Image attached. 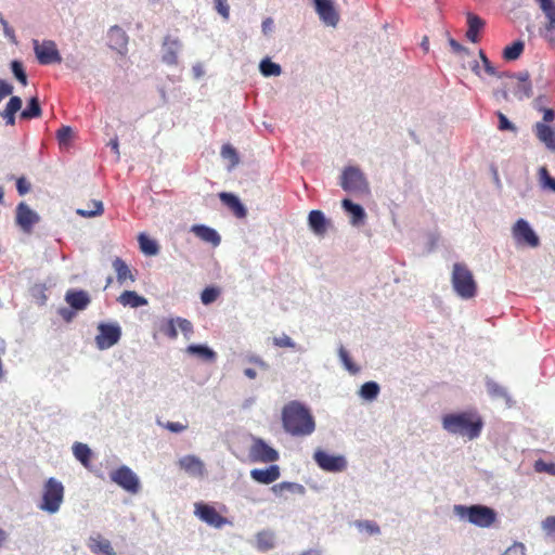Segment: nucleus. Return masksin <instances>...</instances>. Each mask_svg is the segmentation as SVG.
Segmentation results:
<instances>
[{"instance_id": "f257e3e1", "label": "nucleus", "mask_w": 555, "mask_h": 555, "mask_svg": "<svg viewBox=\"0 0 555 555\" xmlns=\"http://www.w3.org/2000/svg\"><path fill=\"white\" fill-rule=\"evenodd\" d=\"M284 430L293 437H307L314 433L315 421L309 408L297 400L285 404L282 410Z\"/></svg>"}, {"instance_id": "f03ea898", "label": "nucleus", "mask_w": 555, "mask_h": 555, "mask_svg": "<svg viewBox=\"0 0 555 555\" xmlns=\"http://www.w3.org/2000/svg\"><path fill=\"white\" fill-rule=\"evenodd\" d=\"M481 417L470 412L449 413L442 417V428L451 435L468 440L477 439L482 430Z\"/></svg>"}, {"instance_id": "7ed1b4c3", "label": "nucleus", "mask_w": 555, "mask_h": 555, "mask_svg": "<svg viewBox=\"0 0 555 555\" xmlns=\"http://www.w3.org/2000/svg\"><path fill=\"white\" fill-rule=\"evenodd\" d=\"M453 513L460 520L479 528H490L498 518V514L492 507L482 504H456L453 506Z\"/></svg>"}, {"instance_id": "20e7f679", "label": "nucleus", "mask_w": 555, "mask_h": 555, "mask_svg": "<svg viewBox=\"0 0 555 555\" xmlns=\"http://www.w3.org/2000/svg\"><path fill=\"white\" fill-rule=\"evenodd\" d=\"M451 284L455 294L462 299H470L477 294V284L473 273L462 262L453 264Z\"/></svg>"}, {"instance_id": "39448f33", "label": "nucleus", "mask_w": 555, "mask_h": 555, "mask_svg": "<svg viewBox=\"0 0 555 555\" xmlns=\"http://www.w3.org/2000/svg\"><path fill=\"white\" fill-rule=\"evenodd\" d=\"M340 188L356 195H369L370 184L364 172L358 166H347L340 175Z\"/></svg>"}, {"instance_id": "423d86ee", "label": "nucleus", "mask_w": 555, "mask_h": 555, "mask_svg": "<svg viewBox=\"0 0 555 555\" xmlns=\"http://www.w3.org/2000/svg\"><path fill=\"white\" fill-rule=\"evenodd\" d=\"M64 500V486L54 477H50L43 485L42 500L38 507L49 514L60 511Z\"/></svg>"}, {"instance_id": "0eeeda50", "label": "nucleus", "mask_w": 555, "mask_h": 555, "mask_svg": "<svg viewBox=\"0 0 555 555\" xmlns=\"http://www.w3.org/2000/svg\"><path fill=\"white\" fill-rule=\"evenodd\" d=\"M248 459L251 463H275L280 460V453L262 438L253 436Z\"/></svg>"}, {"instance_id": "6e6552de", "label": "nucleus", "mask_w": 555, "mask_h": 555, "mask_svg": "<svg viewBox=\"0 0 555 555\" xmlns=\"http://www.w3.org/2000/svg\"><path fill=\"white\" fill-rule=\"evenodd\" d=\"M95 345L99 350H106L115 346L121 338V327L117 322H101L98 325Z\"/></svg>"}, {"instance_id": "1a4fd4ad", "label": "nucleus", "mask_w": 555, "mask_h": 555, "mask_svg": "<svg viewBox=\"0 0 555 555\" xmlns=\"http://www.w3.org/2000/svg\"><path fill=\"white\" fill-rule=\"evenodd\" d=\"M194 515L203 522L216 529H221L223 526L231 524L212 505L205 502H196L194 504Z\"/></svg>"}, {"instance_id": "9d476101", "label": "nucleus", "mask_w": 555, "mask_h": 555, "mask_svg": "<svg viewBox=\"0 0 555 555\" xmlns=\"http://www.w3.org/2000/svg\"><path fill=\"white\" fill-rule=\"evenodd\" d=\"M315 464L324 472L340 473L347 468V459L341 455L330 454L322 449H318L313 453Z\"/></svg>"}, {"instance_id": "9b49d317", "label": "nucleus", "mask_w": 555, "mask_h": 555, "mask_svg": "<svg viewBox=\"0 0 555 555\" xmlns=\"http://www.w3.org/2000/svg\"><path fill=\"white\" fill-rule=\"evenodd\" d=\"M35 55L41 65L60 64L62 56L56 48V43L52 40H33Z\"/></svg>"}, {"instance_id": "f8f14e48", "label": "nucleus", "mask_w": 555, "mask_h": 555, "mask_svg": "<svg viewBox=\"0 0 555 555\" xmlns=\"http://www.w3.org/2000/svg\"><path fill=\"white\" fill-rule=\"evenodd\" d=\"M512 235L517 244L538 247L540 238L526 219H518L512 228Z\"/></svg>"}, {"instance_id": "ddd939ff", "label": "nucleus", "mask_w": 555, "mask_h": 555, "mask_svg": "<svg viewBox=\"0 0 555 555\" xmlns=\"http://www.w3.org/2000/svg\"><path fill=\"white\" fill-rule=\"evenodd\" d=\"M111 480L130 493L140 490V480L135 473L128 466L121 465L109 474Z\"/></svg>"}, {"instance_id": "4468645a", "label": "nucleus", "mask_w": 555, "mask_h": 555, "mask_svg": "<svg viewBox=\"0 0 555 555\" xmlns=\"http://www.w3.org/2000/svg\"><path fill=\"white\" fill-rule=\"evenodd\" d=\"M504 77L516 79V83L513 88V94L518 101L530 99L533 95L532 81L528 70L518 73L504 72Z\"/></svg>"}, {"instance_id": "2eb2a0df", "label": "nucleus", "mask_w": 555, "mask_h": 555, "mask_svg": "<svg viewBox=\"0 0 555 555\" xmlns=\"http://www.w3.org/2000/svg\"><path fill=\"white\" fill-rule=\"evenodd\" d=\"M314 10L320 20L327 26L336 27L339 22L333 0H312Z\"/></svg>"}, {"instance_id": "dca6fc26", "label": "nucleus", "mask_w": 555, "mask_h": 555, "mask_svg": "<svg viewBox=\"0 0 555 555\" xmlns=\"http://www.w3.org/2000/svg\"><path fill=\"white\" fill-rule=\"evenodd\" d=\"M40 220L39 215L26 203L22 202L16 207V223L25 232L29 233Z\"/></svg>"}, {"instance_id": "f3484780", "label": "nucleus", "mask_w": 555, "mask_h": 555, "mask_svg": "<svg viewBox=\"0 0 555 555\" xmlns=\"http://www.w3.org/2000/svg\"><path fill=\"white\" fill-rule=\"evenodd\" d=\"M250 478L260 485H271L281 477V468L279 465L271 463L264 468H254L250 470Z\"/></svg>"}, {"instance_id": "a211bd4d", "label": "nucleus", "mask_w": 555, "mask_h": 555, "mask_svg": "<svg viewBox=\"0 0 555 555\" xmlns=\"http://www.w3.org/2000/svg\"><path fill=\"white\" fill-rule=\"evenodd\" d=\"M341 208L349 217V222L352 227L359 228L365 223L366 212L364 208L350 198H344L341 201Z\"/></svg>"}, {"instance_id": "6ab92c4d", "label": "nucleus", "mask_w": 555, "mask_h": 555, "mask_svg": "<svg viewBox=\"0 0 555 555\" xmlns=\"http://www.w3.org/2000/svg\"><path fill=\"white\" fill-rule=\"evenodd\" d=\"M108 47L125 55L128 51V36L126 31L118 25H114L107 33Z\"/></svg>"}, {"instance_id": "aec40b11", "label": "nucleus", "mask_w": 555, "mask_h": 555, "mask_svg": "<svg viewBox=\"0 0 555 555\" xmlns=\"http://www.w3.org/2000/svg\"><path fill=\"white\" fill-rule=\"evenodd\" d=\"M178 465L191 477H203L206 473L204 462L194 454L180 457Z\"/></svg>"}, {"instance_id": "412c9836", "label": "nucleus", "mask_w": 555, "mask_h": 555, "mask_svg": "<svg viewBox=\"0 0 555 555\" xmlns=\"http://www.w3.org/2000/svg\"><path fill=\"white\" fill-rule=\"evenodd\" d=\"M182 44L179 39L166 36L163 43L162 60L167 65H176L178 63V54L181 51Z\"/></svg>"}, {"instance_id": "4be33fe9", "label": "nucleus", "mask_w": 555, "mask_h": 555, "mask_svg": "<svg viewBox=\"0 0 555 555\" xmlns=\"http://www.w3.org/2000/svg\"><path fill=\"white\" fill-rule=\"evenodd\" d=\"M65 301L72 309L82 311L90 305L91 298L83 289L70 288L65 294Z\"/></svg>"}, {"instance_id": "5701e85b", "label": "nucleus", "mask_w": 555, "mask_h": 555, "mask_svg": "<svg viewBox=\"0 0 555 555\" xmlns=\"http://www.w3.org/2000/svg\"><path fill=\"white\" fill-rule=\"evenodd\" d=\"M219 198L223 205H225L235 217L243 219L247 216V209L241 199L233 193L221 192Z\"/></svg>"}, {"instance_id": "b1692460", "label": "nucleus", "mask_w": 555, "mask_h": 555, "mask_svg": "<svg viewBox=\"0 0 555 555\" xmlns=\"http://www.w3.org/2000/svg\"><path fill=\"white\" fill-rule=\"evenodd\" d=\"M328 223L330 221L321 210L313 209L308 215V227L315 235L323 236L327 231Z\"/></svg>"}, {"instance_id": "393cba45", "label": "nucleus", "mask_w": 555, "mask_h": 555, "mask_svg": "<svg viewBox=\"0 0 555 555\" xmlns=\"http://www.w3.org/2000/svg\"><path fill=\"white\" fill-rule=\"evenodd\" d=\"M23 101L17 95H12L3 111L0 112V117L3 118L7 126H14L16 122V113L22 109Z\"/></svg>"}, {"instance_id": "a878e982", "label": "nucleus", "mask_w": 555, "mask_h": 555, "mask_svg": "<svg viewBox=\"0 0 555 555\" xmlns=\"http://www.w3.org/2000/svg\"><path fill=\"white\" fill-rule=\"evenodd\" d=\"M191 231L202 241L206 243H210L214 246H218L221 242V237L219 233L205 224H195L192 227Z\"/></svg>"}, {"instance_id": "bb28decb", "label": "nucleus", "mask_w": 555, "mask_h": 555, "mask_svg": "<svg viewBox=\"0 0 555 555\" xmlns=\"http://www.w3.org/2000/svg\"><path fill=\"white\" fill-rule=\"evenodd\" d=\"M185 351L206 362H215L217 360V352L206 344H191L186 347Z\"/></svg>"}, {"instance_id": "cd10ccee", "label": "nucleus", "mask_w": 555, "mask_h": 555, "mask_svg": "<svg viewBox=\"0 0 555 555\" xmlns=\"http://www.w3.org/2000/svg\"><path fill=\"white\" fill-rule=\"evenodd\" d=\"M534 132L538 139L543 142L547 149L555 151V130L545 122H537Z\"/></svg>"}, {"instance_id": "c85d7f7f", "label": "nucleus", "mask_w": 555, "mask_h": 555, "mask_svg": "<svg viewBox=\"0 0 555 555\" xmlns=\"http://www.w3.org/2000/svg\"><path fill=\"white\" fill-rule=\"evenodd\" d=\"M486 388L492 399H504L508 406L512 405V397L507 389L490 377H486Z\"/></svg>"}, {"instance_id": "c756f323", "label": "nucleus", "mask_w": 555, "mask_h": 555, "mask_svg": "<svg viewBox=\"0 0 555 555\" xmlns=\"http://www.w3.org/2000/svg\"><path fill=\"white\" fill-rule=\"evenodd\" d=\"M112 266L116 272L117 282L120 285H124L128 280L130 282L135 281V276L132 274L129 266L121 258L116 257L113 260Z\"/></svg>"}, {"instance_id": "7c9ffc66", "label": "nucleus", "mask_w": 555, "mask_h": 555, "mask_svg": "<svg viewBox=\"0 0 555 555\" xmlns=\"http://www.w3.org/2000/svg\"><path fill=\"white\" fill-rule=\"evenodd\" d=\"M118 302L124 307L139 308L147 305V299L139 295L134 291H124L119 297Z\"/></svg>"}, {"instance_id": "2f4dec72", "label": "nucleus", "mask_w": 555, "mask_h": 555, "mask_svg": "<svg viewBox=\"0 0 555 555\" xmlns=\"http://www.w3.org/2000/svg\"><path fill=\"white\" fill-rule=\"evenodd\" d=\"M89 548L95 554L115 555V551L111 542L106 539H102L101 537H91L89 539Z\"/></svg>"}, {"instance_id": "473e14b6", "label": "nucleus", "mask_w": 555, "mask_h": 555, "mask_svg": "<svg viewBox=\"0 0 555 555\" xmlns=\"http://www.w3.org/2000/svg\"><path fill=\"white\" fill-rule=\"evenodd\" d=\"M41 114L42 109L40 106L39 99L37 96H31L27 101L26 107L21 111L20 118L24 120H30L40 117Z\"/></svg>"}, {"instance_id": "72a5a7b5", "label": "nucleus", "mask_w": 555, "mask_h": 555, "mask_svg": "<svg viewBox=\"0 0 555 555\" xmlns=\"http://www.w3.org/2000/svg\"><path fill=\"white\" fill-rule=\"evenodd\" d=\"M467 24L468 29L466 31V37L469 41L475 43L479 40L478 33L483 27L485 22L479 16L469 13L467 15Z\"/></svg>"}, {"instance_id": "f704fd0d", "label": "nucleus", "mask_w": 555, "mask_h": 555, "mask_svg": "<svg viewBox=\"0 0 555 555\" xmlns=\"http://www.w3.org/2000/svg\"><path fill=\"white\" fill-rule=\"evenodd\" d=\"M256 547L260 552H268L274 547V533L271 530H261L256 534Z\"/></svg>"}, {"instance_id": "c9c22d12", "label": "nucleus", "mask_w": 555, "mask_h": 555, "mask_svg": "<svg viewBox=\"0 0 555 555\" xmlns=\"http://www.w3.org/2000/svg\"><path fill=\"white\" fill-rule=\"evenodd\" d=\"M138 242L141 251L146 256H155L159 251L158 243L151 238L145 233H140L138 236Z\"/></svg>"}, {"instance_id": "e433bc0d", "label": "nucleus", "mask_w": 555, "mask_h": 555, "mask_svg": "<svg viewBox=\"0 0 555 555\" xmlns=\"http://www.w3.org/2000/svg\"><path fill=\"white\" fill-rule=\"evenodd\" d=\"M380 392L378 383L374 380L365 382L359 389L358 395L365 401H374Z\"/></svg>"}, {"instance_id": "4c0bfd02", "label": "nucleus", "mask_w": 555, "mask_h": 555, "mask_svg": "<svg viewBox=\"0 0 555 555\" xmlns=\"http://www.w3.org/2000/svg\"><path fill=\"white\" fill-rule=\"evenodd\" d=\"M73 453L77 461H79L85 467H89L92 452L86 443L75 442L73 444Z\"/></svg>"}, {"instance_id": "58836bf2", "label": "nucleus", "mask_w": 555, "mask_h": 555, "mask_svg": "<svg viewBox=\"0 0 555 555\" xmlns=\"http://www.w3.org/2000/svg\"><path fill=\"white\" fill-rule=\"evenodd\" d=\"M540 5V9L544 13L545 17L548 21L546 28L548 30L555 29V2L554 0H537Z\"/></svg>"}, {"instance_id": "ea45409f", "label": "nucleus", "mask_w": 555, "mask_h": 555, "mask_svg": "<svg viewBox=\"0 0 555 555\" xmlns=\"http://www.w3.org/2000/svg\"><path fill=\"white\" fill-rule=\"evenodd\" d=\"M272 343L275 347H279V348H291L293 349L294 351H297V352H305L306 349L296 344L294 341L293 338H291L287 334L285 333H282L280 336H274L272 338Z\"/></svg>"}, {"instance_id": "a19ab883", "label": "nucleus", "mask_w": 555, "mask_h": 555, "mask_svg": "<svg viewBox=\"0 0 555 555\" xmlns=\"http://www.w3.org/2000/svg\"><path fill=\"white\" fill-rule=\"evenodd\" d=\"M525 43L521 40H515L512 44L506 46L503 50V57L506 61L517 60L524 52Z\"/></svg>"}, {"instance_id": "79ce46f5", "label": "nucleus", "mask_w": 555, "mask_h": 555, "mask_svg": "<svg viewBox=\"0 0 555 555\" xmlns=\"http://www.w3.org/2000/svg\"><path fill=\"white\" fill-rule=\"evenodd\" d=\"M259 70L264 77L279 76L282 73L281 66L269 57L261 60Z\"/></svg>"}, {"instance_id": "37998d69", "label": "nucleus", "mask_w": 555, "mask_h": 555, "mask_svg": "<svg viewBox=\"0 0 555 555\" xmlns=\"http://www.w3.org/2000/svg\"><path fill=\"white\" fill-rule=\"evenodd\" d=\"M338 357H339V360L341 362V364L344 365V367L352 375L359 373L360 371V367L353 363V361L351 360L350 356H349V352L343 347L340 346L338 348Z\"/></svg>"}, {"instance_id": "c03bdc74", "label": "nucleus", "mask_w": 555, "mask_h": 555, "mask_svg": "<svg viewBox=\"0 0 555 555\" xmlns=\"http://www.w3.org/2000/svg\"><path fill=\"white\" fill-rule=\"evenodd\" d=\"M539 181L543 190L555 193V178H553L545 167L539 169Z\"/></svg>"}, {"instance_id": "a18cd8bd", "label": "nucleus", "mask_w": 555, "mask_h": 555, "mask_svg": "<svg viewBox=\"0 0 555 555\" xmlns=\"http://www.w3.org/2000/svg\"><path fill=\"white\" fill-rule=\"evenodd\" d=\"M91 205L93 206V209H77V215L85 218H93L103 214L104 207L101 201H92Z\"/></svg>"}, {"instance_id": "49530a36", "label": "nucleus", "mask_w": 555, "mask_h": 555, "mask_svg": "<svg viewBox=\"0 0 555 555\" xmlns=\"http://www.w3.org/2000/svg\"><path fill=\"white\" fill-rule=\"evenodd\" d=\"M10 67H11V70H12V74L14 75V77L23 86H26L28 80H27V75H26V72L24 69L23 63L21 61H18V60H14V61L11 62Z\"/></svg>"}, {"instance_id": "de8ad7c7", "label": "nucleus", "mask_w": 555, "mask_h": 555, "mask_svg": "<svg viewBox=\"0 0 555 555\" xmlns=\"http://www.w3.org/2000/svg\"><path fill=\"white\" fill-rule=\"evenodd\" d=\"M177 318H171L169 320H167L166 322H164L159 330L163 334H165L168 338L170 339H176L177 336H178V331H177Z\"/></svg>"}, {"instance_id": "09e8293b", "label": "nucleus", "mask_w": 555, "mask_h": 555, "mask_svg": "<svg viewBox=\"0 0 555 555\" xmlns=\"http://www.w3.org/2000/svg\"><path fill=\"white\" fill-rule=\"evenodd\" d=\"M219 295H220L219 288H217L215 286H207L206 288L203 289V292L201 294V300H202L203 305L207 306V305L215 302Z\"/></svg>"}, {"instance_id": "8fccbe9b", "label": "nucleus", "mask_w": 555, "mask_h": 555, "mask_svg": "<svg viewBox=\"0 0 555 555\" xmlns=\"http://www.w3.org/2000/svg\"><path fill=\"white\" fill-rule=\"evenodd\" d=\"M479 57L482 62V65H483V69L485 72L490 75V76H496L499 78H503L505 75H504V72L503 73H499L495 67L492 65V63L490 62V60L487 57L486 53L480 50L479 51Z\"/></svg>"}, {"instance_id": "3c124183", "label": "nucleus", "mask_w": 555, "mask_h": 555, "mask_svg": "<svg viewBox=\"0 0 555 555\" xmlns=\"http://www.w3.org/2000/svg\"><path fill=\"white\" fill-rule=\"evenodd\" d=\"M533 467L537 473H545L555 476V463L553 462H545L539 459L534 462Z\"/></svg>"}, {"instance_id": "603ef678", "label": "nucleus", "mask_w": 555, "mask_h": 555, "mask_svg": "<svg viewBox=\"0 0 555 555\" xmlns=\"http://www.w3.org/2000/svg\"><path fill=\"white\" fill-rule=\"evenodd\" d=\"M356 526L360 530H365L370 534H378V533H380L379 526L375 521H373V520H360V521L356 522Z\"/></svg>"}, {"instance_id": "864d4df0", "label": "nucleus", "mask_w": 555, "mask_h": 555, "mask_svg": "<svg viewBox=\"0 0 555 555\" xmlns=\"http://www.w3.org/2000/svg\"><path fill=\"white\" fill-rule=\"evenodd\" d=\"M177 324L182 334L184 335V337L186 339H190L194 332L193 324L191 323V321L184 318L177 317Z\"/></svg>"}, {"instance_id": "5fc2aeb1", "label": "nucleus", "mask_w": 555, "mask_h": 555, "mask_svg": "<svg viewBox=\"0 0 555 555\" xmlns=\"http://www.w3.org/2000/svg\"><path fill=\"white\" fill-rule=\"evenodd\" d=\"M221 156L225 159H230L232 165H236L238 163V155L236 150L230 144H224L221 147Z\"/></svg>"}, {"instance_id": "6e6d98bb", "label": "nucleus", "mask_w": 555, "mask_h": 555, "mask_svg": "<svg viewBox=\"0 0 555 555\" xmlns=\"http://www.w3.org/2000/svg\"><path fill=\"white\" fill-rule=\"evenodd\" d=\"M498 119H499V126L498 128L501 131H516V126L501 112L496 113Z\"/></svg>"}, {"instance_id": "4d7b16f0", "label": "nucleus", "mask_w": 555, "mask_h": 555, "mask_svg": "<svg viewBox=\"0 0 555 555\" xmlns=\"http://www.w3.org/2000/svg\"><path fill=\"white\" fill-rule=\"evenodd\" d=\"M215 10L228 21L230 17V7L228 0H214Z\"/></svg>"}, {"instance_id": "13d9d810", "label": "nucleus", "mask_w": 555, "mask_h": 555, "mask_svg": "<svg viewBox=\"0 0 555 555\" xmlns=\"http://www.w3.org/2000/svg\"><path fill=\"white\" fill-rule=\"evenodd\" d=\"M73 135V129L69 126H62L56 132V139L60 144H66Z\"/></svg>"}, {"instance_id": "bf43d9fd", "label": "nucleus", "mask_w": 555, "mask_h": 555, "mask_svg": "<svg viewBox=\"0 0 555 555\" xmlns=\"http://www.w3.org/2000/svg\"><path fill=\"white\" fill-rule=\"evenodd\" d=\"M157 423H158V425L163 426L167 430H169L171 433H175V434H180V433L184 431L188 428L186 424H182V423H179V422L162 423L160 421H158Z\"/></svg>"}, {"instance_id": "052dcab7", "label": "nucleus", "mask_w": 555, "mask_h": 555, "mask_svg": "<svg viewBox=\"0 0 555 555\" xmlns=\"http://www.w3.org/2000/svg\"><path fill=\"white\" fill-rule=\"evenodd\" d=\"M545 533L555 541V516H548L542 521Z\"/></svg>"}, {"instance_id": "680f3d73", "label": "nucleus", "mask_w": 555, "mask_h": 555, "mask_svg": "<svg viewBox=\"0 0 555 555\" xmlns=\"http://www.w3.org/2000/svg\"><path fill=\"white\" fill-rule=\"evenodd\" d=\"M526 546L521 542H514L509 547L506 548L503 555H527Z\"/></svg>"}, {"instance_id": "e2e57ef3", "label": "nucleus", "mask_w": 555, "mask_h": 555, "mask_svg": "<svg viewBox=\"0 0 555 555\" xmlns=\"http://www.w3.org/2000/svg\"><path fill=\"white\" fill-rule=\"evenodd\" d=\"M284 488H285V491H288V492H292L295 494L304 495L306 493V488L298 482L284 481Z\"/></svg>"}, {"instance_id": "0e129e2a", "label": "nucleus", "mask_w": 555, "mask_h": 555, "mask_svg": "<svg viewBox=\"0 0 555 555\" xmlns=\"http://www.w3.org/2000/svg\"><path fill=\"white\" fill-rule=\"evenodd\" d=\"M550 103V96L546 93H540L533 100V108L537 111H542L545 108V105Z\"/></svg>"}, {"instance_id": "69168bd1", "label": "nucleus", "mask_w": 555, "mask_h": 555, "mask_svg": "<svg viewBox=\"0 0 555 555\" xmlns=\"http://www.w3.org/2000/svg\"><path fill=\"white\" fill-rule=\"evenodd\" d=\"M57 313L61 315V318L65 321V322H72L73 319L75 318L76 315V310L72 309L70 307H62L57 310Z\"/></svg>"}, {"instance_id": "338daca9", "label": "nucleus", "mask_w": 555, "mask_h": 555, "mask_svg": "<svg viewBox=\"0 0 555 555\" xmlns=\"http://www.w3.org/2000/svg\"><path fill=\"white\" fill-rule=\"evenodd\" d=\"M13 86L0 78V102L13 93Z\"/></svg>"}, {"instance_id": "774afa93", "label": "nucleus", "mask_w": 555, "mask_h": 555, "mask_svg": "<svg viewBox=\"0 0 555 555\" xmlns=\"http://www.w3.org/2000/svg\"><path fill=\"white\" fill-rule=\"evenodd\" d=\"M16 190L20 195H25L30 191V183L26 178L21 177L16 180Z\"/></svg>"}]
</instances>
